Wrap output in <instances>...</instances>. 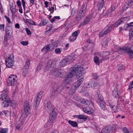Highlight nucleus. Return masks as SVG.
Segmentation results:
<instances>
[{"label": "nucleus", "instance_id": "1", "mask_svg": "<svg viewBox=\"0 0 133 133\" xmlns=\"http://www.w3.org/2000/svg\"><path fill=\"white\" fill-rule=\"evenodd\" d=\"M74 57L73 56L65 57L61 60L59 64V66L62 67L67 65L70 62H72L75 60Z\"/></svg>", "mask_w": 133, "mask_h": 133}, {"label": "nucleus", "instance_id": "2", "mask_svg": "<svg viewBox=\"0 0 133 133\" xmlns=\"http://www.w3.org/2000/svg\"><path fill=\"white\" fill-rule=\"evenodd\" d=\"M84 68L82 67H74L72 70L74 75H76L77 78H79L84 73Z\"/></svg>", "mask_w": 133, "mask_h": 133}, {"label": "nucleus", "instance_id": "3", "mask_svg": "<svg viewBox=\"0 0 133 133\" xmlns=\"http://www.w3.org/2000/svg\"><path fill=\"white\" fill-rule=\"evenodd\" d=\"M17 81V76L15 75H11L8 77L7 83L9 86L14 85Z\"/></svg>", "mask_w": 133, "mask_h": 133}, {"label": "nucleus", "instance_id": "4", "mask_svg": "<svg viewBox=\"0 0 133 133\" xmlns=\"http://www.w3.org/2000/svg\"><path fill=\"white\" fill-rule=\"evenodd\" d=\"M14 55L11 54L10 56L5 60L6 66L8 68H11L13 65L14 61Z\"/></svg>", "mask_w": 133, "mask_h": 133}, {"label": "nucleus", "instance_id": "5", "mask_svg": "<svg viewBox=\"0 0 133 133\" xmlns=\"http://www.w3.org/2000/svg\"><path fill=\"white\" fill-rule=\"evenodd\" d=\"M119 52L122 51V53L127 52L130 58H133V50L130 48L127 47H124L120 49Z\"/></svg>", "mask_w": 133, "mask_h": 133}, {"label": "nucleus", "instance_id": "6", "mask_svg": "<svg viewBox=\"0 0 133 133\" xmlns=\"http://www.w3.org/2000/svg\"><path fill=\"white\" fill-rule=\"evenodd\" d=\"M126 27L129 29V38L130 40H133V22L128 23L125 25Z\"/></svg>", "mask_w": 133, "mask_h": 133}, {"label": "nucleus", "instance_id": "7", "mask_svg": "<svg viewBox=\"0 0 133 133\" xmlns=\"http://www.w3.org/2000/svg\"><path fill=\"white\" fill-rule=\"evenodd\" d=\"M97 98L101 108L102 109L104 110L105 108V104L103 99L102 97V95L100 94L98 95Z\"/></svg>", "mask_w": 133, "mask_h": 133}, {"label": "nucleus", "instance_id": "8", "mask_svg": "<svg viewBox=\"0 0 133 133\" xmlns=\"http://www.w3.org/2000/svg\"><path fill=\"white\" fill-rule=\"evenodd\" d=\"M24 111L26 115L30 113V109L29 107L28 101L27 100L25 101L24 104Z\"/></svg>", "mask_w": 133, "mask_h": 133}, {"label": "nucleus", "instance_id": "9", "mask_svg": "<svg viewBox=\"0 0 133 133\" xmlns=\"http://www.w3.org/2000/svg\"><path fill=\"white\" fill-rule=\"evenodd\" d=\"M49 113L50 114L49 119L50 121L53 122L55 119L57 115V114L54 109H53V110H51V111Z\"/></svg>", "mask_w": 133, "mask_h": 133}, {"label": "nucleus", "instance_id": "10", "mask_svg": "<svg viewBox=\"0 0 133 133\" xmlns=\"http://www.w3.org/2000/svg\"><path fill=\"white\" fill-rule=\"evenodd\" d=\"M59 88V87L56 84H55L53 85L51 90V95H52L56 97L57 95H59V94L56 93L57 92V91L58 89Z\"/></svg>", "mask_w": 133, "mask_h": 133}, {"label": "nucleus", "instance_id": "11", "mask_svg": "<svg viewBox=\"0 0 133 133\" xmlns=\"http://www.w3.org/2000/svg\"><path fill=\"white\" fill-rule=\"evenodd\" d=\"M43 92L42 91L40 92L37 96L36 101V106H38L43 96Z\"/></svg>", "mask_w": 133, "mask_h": 133}, {"label": "nucleus", "instance_id": "12", "mask_svg": "<svg viewBox=\"0 0 133 133\" xmlns=\"http://www.w3.org/2000/svg\"><path fill=\"white\" fill-rule=\"evenodd\" d=\"M2 98L3 100L9 101V100L8 95V90L7 89L4 90L2 95Z\"/></svg>", "mask_w": 133, "mask_h": 133}, {"label": "nucleus", "instance_id": "13", "mask_svg": "<svg viewBox=\"0 0 133 133\" xmlns=\"http://www.w3.org/2000/svg\"><path fill=\"white\" fill-rule=\"evenodd\" d=\"M44 107L48 112H49L51 111V110H53V109H54L52 105L50 102H47L45 104Z\"/></svg>", "mask_w": 133, "mask_h": 133}, {"label": "nucleus", "instance_id": "14", "mask_svg": "<svg viewBox=\"0 0 133 133\" xmlns=\"http://www.w3.org/2000/svg\"><path fill=\"white\" fill-rule=\"evenodd\" d=\"M53 61L50 60L48 61L45 66V70L46 71H49L52 67Z\"/></svg>", "mask_w": 133, "mask_h": 133}, {"label": "nucleus", "instance_id": "15", "mask_svg": "<svg viewBox=\"0 0 133 133\" xmlns=\"http://www.w3.org/2000/svg\"><path fill=\"white\" fill-rule=\"evenodd\" d=\"M80 84L77 82H76L72 87L71 90L70 91V93L72 94L75 92V89L77 87H79Z\"/></svg>", "mask_w": 133, "mask_h": 133}, {"label": "nucleus", "instance_id": "16", "mask_svg": "<svg viewBox=\"0 0 133 133\" xmlns=\"http://www.w3.org/2000/svg\"><path fill=\"white\" fill-rule=\"evenodd\" d=\"M85 12H82L81 10H80L78 12V15L76 17V19L78 21L82 19L85 16Z\"/></svg>", "mask_w": 133, "mask_h": 133}, {"label": "nucleus", "instance_id": "17", "mask_svg": "<svg viewBox=\"0 0 133 133\" xmlns=\"http://www.w3.org/2000/svg\"><path fill=\"white\" fill-rule=\"evenodd\" d=\"M83 110L85 112L88 114H91L94 112L93 109L89 107H85L83 108Z\"/></svg>", "mask_w": 133, "mask_h": 133}, {"label": "nucleus", "instance_id": "18", "mask_svg": "<svg viewBox=\"0 0 133 133\" xmlns=\"http://www.w3.org/2000/svg\"><path fill=\"white\" fill-rule=\"evenodd\" d=\"M80 102L82 104H85V105H89L90 104V102L83 98H81L78 101V103H79Z\"/></svg>", "mask_w": 133, "mask_h": 133}, {"label": "nucleus", "instance_id": "19", "mask_svg": "<svg viewBox=\"0 0 133 133\" xmlns=\"http://www.w3.org/2000/svg\"><path fill=\"white\" fill-rule=\"evenodd\" d=\"M59 70V69L58 68H53L51 71V74L57 77L58 75Z\"/></svg>", "mask_w": 133, "mask_h": 133}, {"label": "nucleus", "instance_id": "20", "mask_svg": "<svg viewBox=\"0 0 133 133\" xmlns=\"http://www.w3.org/2000/svg\"><path fill=\"white\" fill-rule=\"evenodd\" d=\"M73 117H77L80 119H83L84 121H85L88 118L87 116L83 115H75L73 116Z\"/></svg>", "mask_w": 133, "mask_h": 133}, {"label": "nucleus", "instance_id": "21", "mask_svg": "<svg viewBox=\"0 0 133 133\" xmlns=\"http://www.w3.org/2000/svg\"><path fill=\"white\" fill-rule=\"evenodd\" d=\"M53 122L49 120L48 122L45 124L44 127L46 129H48L51 128L53 125Z\"/></svg>", "mask_w": 133, "mask_h": 133}, {"label": "nucleus", "instance_id": "22", "mask_svg": "<svg viewBox=\"0 0 133 133\" xmlns=\"http://www.w3.org/2000/svg\"><path fill=\"white\" fill-rule=\"evenodd\" d=\"M112 26H109L108 25L106 26L103 29L104 31L105 34H107L109 33L112 30Z\"/></svg>", "mask_w": 133, "mask_h": 133}, {"label": "nucleus", "instance_id": "23", "mask_svg": "<svg viewBox=\"0 0 133 133\" xmlns=\"http://www.w3.org/2000/svg\"><path fill=\"white\" fill-rule=\"evenodd\" d=\"M90 86L89 87L90 88H95L98 85V83L96 82L91 81V83L90 84Z\"/></svg>", "mask_w": 133, "mask_h": 133}, {"label": "nucleus", "instance_id": "24", "mask_svg": "<svg viewBox=\"0 0 133 133\" xmlns=\"http://www.w3.org/2000/svg\"><path fill=\"white\" fill-rule=\"evenodd\" d=\"M54 44H50L48 45H46L45 47L46 50L47 51H49L53 49Z\"/></svg>", "mask_w": 133, "mask_h": 133}, {"label": "nucleus", "instance_id": "25", "mask_svg": "<svg viewBox=\"0 0 133 133\" xmlns=\"http://www.w3.org/2000/svg\"><path fill=\"white\" fill-rule=\"evenodd\" d=\"M104 3L103 0H102L101 1H99L97 4V6L99 10H100L104 6Z\"/></svg>", "mask_w": 133, "mask_h": 133}, {"label": "nucleus", "instance_id": "26", "mask_svg": "<svg viewBox=\"0 0 133 133\" xmlns=\"http://www.w3.org/2000/svg\"><path fill=\"white\" fill-rule=\"evenodd\" d=\"M66 73L65 71L63 70L59 69V72L58 75L57 77H62L65 75Z\"/></svg>", "mask_w": 133, "mask_h": 133}, {"label": "nucleus", "instance_id": "27", "mask_svg": "<svg viewBox=\"0 0 133 133\" xmlns=\"http://www.w3.org/2000/svg\"><path fill=\"white\" fill-rule=\"evenodd\" d=\"M10 9L11 11L12 14H15L16 11V6H13L12 5H10Z\"/></svg>", "mask_w": 133, "mask_h": 133}, {"label": "nucleus", "instance_id": "28", "mask_svg": "<svg viewBox=\"0 0 133 133\" xmlns=\"http://www.w3.org/2000/svg\"><path fill=\"white\" fill-rule=\"evenodd\" d=\"M132 2L131 0H128L126 2L125 5L126 6V8L127 9L128 8L130 7L132 5Z\"/></svg>", "mask_w": 133, "mask_h": 133}, {"label": "nucleus", "instance_id": "29", "mask_svg": "<svg viewBox=\"0 0 133 133\" xmlns=\"http://www.w3.org/2000/svg\"><path fill=\"white\" fill-rule=\"evenodd\" d=\"M5 34L4 37V40L6 41L7 38H8V36L10 35V33L9 30L7 29H6L5 30Z\"/></svg>", "mask_w": 133, "mask_h": 133}, {"label": "nucleus", "instance_id": "30", "mask_svg": "<svg viewBox=\"0 0 133 133\" xmlns=\"http://www.w3.org/2000/svg\"><path fill=\"white\" fill-rule=\"evenodd\" d=\"M2 104V106L4 107H7L8 106L9 102V101L6 100H4Z\"/></svg>", "mask_w": 133, "mask_h": 133}, {"label": "nucleus", "instance_id": "31", "mask_svg": "<svg viewBox=\"0 0 133 133\" xmlns=\"http://www.w3.org/2000/svg\"><path fill=\"white\" fill-rule=\"evenodd\" d=\"M68 122L70 124L74 127H76L77 126V124L76 122L69 120Z\"/></svg>", "mask_w": 133, "mask_h": 133}, {"label": "nucleus", "instance_id": "32", "mask_svg": "<svg viewBox=\"0 0 133 133\" xmlns=\"http://www.w3.org/2000/svg\"><path fill=\"white\" fill-rule=\"evenodd\" d=\"M119 92L116 90H114L113 92V96L115 97H118L119 96Z\"/></svg>", "mask_w": 133, "mask_h": 133}, {"label": "nucleus", "instance_id": "33", "mask_svg": "<svg viewBox=\"0 0 133 133\" xmlns=\"http://www.w3.org/2000/svg\"><path fill=\"white\" fill-rule=\"evenodd\" d=\"M8 131V128H0V133H7Z\"/></svg>", "mask_w": 133, "mask_h": 133}, {"label": "nucleus", "instance_id": "34", "mask_svg": "<svg viewBox=\"0 0 133 133\" xmlns=\"http://www.w3.org/2000/svg\"><path fill=\"white\" fill-rule=\"evenodd\" d=\"M30 64V59H28L26 61L25 65L24 66V68H26V69H29V66Z\"/></svg>", "mask_w": 133, "mask_h": 133}, {"label": "nucleus", "instance_id": "35", "mask_svg": "<svg viewBox=\"0 0 133 133\" xmlns=\"http://www.w3.org/2000/svg\"><path fill=\"white\" fill-rule=\"evenodd\" d=\"M86 7L87 5L85 4H83L82 5L81 10L82 12H86Z\"/></svg>", "mask_w": 133, "mask_h": 133}, {"label": "nucleus", "instance_id": "36", "mask_svg": "<svg viewBox=\"0 0 133 133\" xmlns=\"http://www.w3.org/2000/svg\"><path fill=\"white\" fill-rule=\"evenodd\" d=\"M89 21V18L88 17H86L85 18V19L83 20V23L82 24L83 25L86 24L88 23Z\"/></svg>", "mask_w": 133, "mask_h": 133}, {"label": "nucleus", "instance_id": "37", "mask_svg": "<svg viewBox=\"0 0 133 133\" xmlns=\"http://www.w3.org/2000/svg\"><path fill=\"white\" fill-rule=\"evenodd\" d=\"M94 62L97 65L99 64V59L98 57L97 56H95L94 57Z\"/></svg>", "mask_w": 133, "mask_h": 133}, {"label": "nucleus", "instance_id": "38", "mask_svg": "<svg viewBox=\"0 0 133 133\" xmlns=\"http://www.w3.org/2000/svg\"><path fill=\"white\" fill-rule=\"evenodd\" d=\"M28 69H26L23 68V75L24 76H25L28 73Z\"/></svg>", "mask_w": 133, "mask_h": 133}, {"label": "nucleus", "instance_id": "39", "mask_svg": "<svg viewBox=\"0 0 133 133\" xmlns=\"http://www.w3.org/2000/svg\"><path fill=\"white\" fill-rule=\"evenodd\" d=\"M123 19H120L115 23V26L116 27L117 26L120 25L121 23H123Z\"/></svg>", "mask_w": 133, "mask_h": 133}, {"label": "nucleus", "instance_id": "40", "mask_svg": "<svg viewBox=\"0 0 133 133\" xmlns=\"http://www.w3.org/2000/svg\"><path fill=\"white\" fill-rule=\"evenodd\" d=\"M71 81V78H69L68 77H66L65 79L64 82L66 84H69Z\"/></svg>", "mask_w": 133, "mask_h": 133}, {"label": "nucleus", "instance_id": "41", "mask_svg": "<svg viewBox=\"0 0 133 133\" xmlns=\"http://www.w3.org/2000/svg\"><path fill=\"white\" fill-rule=\"evenodd\" d=\"M74 75H75L72 70L67 75L66 77H68L69 78H71Z\"/></svg>", "mask_w": 133, "mask_h": 133}, {"label": "nucleus", "instance_id": "42", "mask_svg": "<svg viewBox=\"0 0 133 133\" xmlns=\"http://www.w3.org/2000/svg\"><path fill=\"white\" fill-rule=\"evenodd\" d=\"M47 23V21L43 19L41 21V23L39 25L40 26H42L41 25H42L43 26H44Z\"/></svg>", "mask_w": 133, "mask_h": 133}, {"label": "nucleus", "instance_id": "43", "mask_svg": "<svg viewBox=\"0 0 133 133\" xmlns=\"http://www.w3.org/2000/svg\"><path fill=\"white\" fill-rule=\"evenodd\" d=\"M109 129L107 127H106L103 129L102 130L101 133H108Z\"/></svg>", "mask_w": 133, "mask_h": 133}, {"label": "nucleus", "instance_id": "44", "mask_svg": "<svg viewBox=\"0 0 133 133\" xmlns=\"http://www.w3.org/2000/svg\"><path fill=\"white\" fill-rule=\"evenodd\" d=\"M104 30H103L101 32H100L99 34V37H102L104 36L106 34H105Z\"/></svg>", "mask_w": 133, "mask_h": 133}, {"label": "nucleus", "instance_id": "45", "mask_svg": "<svg viewBox=\"0 0 133 133\" xmlns=\"http://www.w3.org/2000/svg\"><path fill=\"white\" fill-rule=\"evenodd\" d=\"M49 11H50L51 14L54 11V7L52 6L49 7Z\"/></svg>", "mask_w": 133, "mask_h": 133}, {"label": "nucleus", "instance_id": "46", "mask_svg": "<svg viewBox=\"0 0 133 133\" xmlns=\"http://www.w3.org/2000/svg\"><path fill=\"white\" fill-rule=\"evenodd\" d=\"M62 51V49L59 48H56L55 50V52L57 54L60 53Z\"/></svg>", "mask_w": 133, "mask_h": 133}, {"label": "nucleus", "instance_id": "47", "mask_svg": "<svg viewBox=\"0 0 133 133\" xmlns=\"http://www.w3.org/2000/svg\"><path fill=\"white\" fill-rule=\"evenodd\" d=\"M25 30L27 34L28 35H30L31 34V33L29 29L27 28H26L25 29Z\"/></svg>", "mask_w": 133, "mask_h": 133}, {"label": "nucleus", "instance_id": "48", "mask_svg": "<svg viewBox=\"0 0 133 133\" xmlns=\"http://www.w3.org/2000/svg\"><path fill=\"white\" fill-rule=\"evenodd\" d=\"M79 31H77L73 32L72 34V36L75 37L77 36L78 35V33L79 32Z\"/></svg>", "mask_w": 133, "mask_h": 133}, {"label": "nucleus", "instance_id": "49", "mask_svg": "<svg viewBox=\"0 0 133 133\" xmlns=\"http://www.w3.org/2000/svg\"><path fill=\"white\" fill-rule=\"evenodd\" d=\"M128 89H130L133 88V81L130 82L129 85Z\"/></svg>", "mask_w": 133, "mask_h": 133}, {"label": "nucleus", "instance_id": "50", "mask_svg": "<svg viewBox=\"0 0 133 133\" xmlns=\"http://www.w3.org/2000/svg\"><path fill=\"white\" fill-rule=\"evenodd\" d=\"M21 44L24 46L27 45L28 44V42L26 41H21Z\"/></svg>", "mask_w": 133, "mask_h": 133}, {"label": "nucleus", "instance_id": "51", "mask_svg": "<svg viewBox=\"0 0 133 133\" xmlns=\"http://www.w3.org/2000/svg\"><path fill=\"white\" fill-rule=\"evenodd\" d=\"M124 68V66L123 65H121L118 67V69L119 71L123 70Z\"/></svg>", "mask_w": 133, "mask_h": 133}, {"label": "nucleus", "instance_id": "52", "mask_svg": "<svg viewBox=\"0 0 133 133\" xmlns=\"http://www.w3.org/2000/svg\"><path fill=\"white\" fill-rule=\"evenodd\" d=\"M73 36L70 37H69V39L70 42H73L76 39V37L74 38L73 37Z\"/></svg>", "mask_w": 133, "mask_h": 133}, {"label": "nucleus", "instance_id": "53", "mask_svg": "<svg viewBox=\"0 0 133 133\" xmlns=\"http://www.w3.org/2000/svg\"><path fill=\"white\" fill-rule=\"evenodd\" d=\"M52 24H50L49 26H48L47 27V29H48L47 31H49L50 30H52Z\"/></svg>", "mask_w": 133, "mask_h": 133}, {"label": "nucleus", "instance_id": "54", "mask_svg": "<svg viewBox=\"0 0 133 133\" xmlns=\"http://www.w3.org/2000/svg\"><path fill=\"white\" fill-rule=\"evenodd\" d=\"M84 80V79L83 78H81L79 79L78 81H77L80 85V84L82 83L83 81Z\"/></svg>", "mask_w": 133, "mask_h": 133}, {"label": "nucleus", "instance_id": "55", "mask_svg": "<svg viewBox=\"0 0 133 133\" xmlns=\"http://www.w3.org/2000/svg\"><path fill=\"white\" fill-rule=\"evenodd\" d=\"M115 48L117 49L118 50H119L118 51V52L120 54H122V53H121V52H122V51H120V52H119V50H120V49H121L122 48H120L119 47L117 46Z\"/></svg>", "mask_w": 133, "mask_h": 133}, {"label": "nucleus", "instance_id": "56", "mask_svg": "<svg viewBox=\"0 0 133 133\" xmlns=\"http://www.w3.org/2000/svg\"><path fill=\"white\" fill-rule=\"evenodd\" d=\"M23 6L24 10L25 9V2L24 0H21Z\"/></svg>", "mask_w": 133, "mask_h": 133}, {"label": "nucleus", "instance_id": "57", "mask_svg": "<svg viewBox=\"0 0 133 133\" xmlns=\"http://www.w3.org/2000/svg\"><path fill=\"white\" fill-rule=\"evenodd\" d=\"M4 24L0 25V29L2 31H4Z\"/></svg>", "mask_w": 133, "mask_h": 133}, {"label": "nucleus", "instance_id": "58", "mask_svg": "<svg viewBox=\"0 0 133 133\" xmlns=\"http://www.w3.org/2000/svg\"><path fill=\"white\" fill-rule=\"evenodd\" d=\"M92 75L94 78L95 79H97L99 77L96 74L93 73Z\"/></svg>", "mask_w": 133, "mask_h": 133}, {"label": "nucleus", "instance_id": "59", "mask_svg": "<svg viewBox=\"0 0 133 133\" xmlns=\"http://www.w3.org/2000/svg\"><path fill=\"white\" fill-rule=\"evenodd\" d=\"M116 7L114 5H112L110 7V10L111 11H114L116 9Z\"/></svg>", "mask_w": 133, "mask_h": 133}, {"label": "nucleus", "instance_id": "60", "mask_svg": "<svg viewBox=\"0 0 133 133\" xmlns=\"http://www.w3.org/2000/svg\"><path fill=\"white\" fill-rule=\"evenodd\" d=\"M28 22L32 24L35 25V22L33 21L31 19H28Z\"/></svg>", "mask_w": 133, "mask_h": 133}, {"label": "nucleus", "instance_id": "61", "mask_svg": "<svg viewBox=\"0 0 133 133\" xmlns=\"http://www.w3.org/2000/svg\"><path fill=\"white\" fill-rule=\"evenodd\" d=\"M4 17L6 19L7 21L9 23H11V21L10 18L6 16H5Z\"/></svg>", "mask_w": 133, "mask_h": 133}, {"label": "nucleus", "instance_id": "62", "mask_svg": "<svg viewBox=\"0 0 133 133\" xmlns=\"http://www.w3.org/2000/svg\"><path fill=\"white\" fill-rule=\"evenodd\" d=\"M21 2L20 1H18L17 2V4L19 7H21Z\"/></svg>", "mask_w": 133, "mask_h": 133}, {"label": "nucleus", "instance_id": "63", "mask_svg": "<svg viewBox=\"0 0 133 133\" xmlns=\"http://www.w3.org/2000/svg\"><path fill=\"white\" fill-rule=\"evenodd\" d=\"M111 108L112 109V110H114V112H115L116 111V109L115 110V107L114 105H113V106H110Z\"/></svg>", "mask_w": 133, "mask_h": 133}, {"label": "nucleus", "instance_id": "64", "mask_svg": "<svg viewBox=\"0 0 133 133\" xmlns=\"http://www.w3.org/2000/svg\"><path fill=\"white\" fill-rule=\"evenodd\" d=\"M129 130L126 128H123V130L124 133H126Z\"/></svg>", "mask_w": 133, "mask_h": 133}]
</instances>
